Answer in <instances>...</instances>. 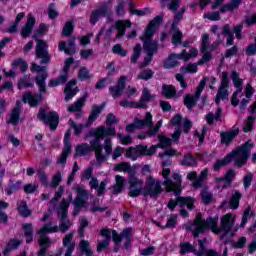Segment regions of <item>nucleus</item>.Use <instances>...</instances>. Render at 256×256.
<instances>
[{
  "instance_id": "obj_1",
  "label": "nucleus",
  "mask_w": 256,
  "mask_h": 256,
  "mask_svg": "<svg viewBox=\"0 0 256 256\" xmlns=\"http://www.w3.org/2000/svg\"><path fill=\"white\" fill-rule=\"evenodd\" d=\"M163 181L156 180L153 176H148L145 181V186L143 187V180L137 178L135 176V172H129L128 174V184H129V191L128 195L135 199L141 195L144 197H151V199H157L159 195L163 192V187L161 184Z\"/></svg>"
},
{
  "instance_id": "obj_59",
  "label": "nucleus",
  "mask_w": 256,
  "mask_h": 256,
  "mask_svg": "<svg viewBox=\"0 0 256 256\" xmlns=\"http://www.w3.org/2000/svg\"><path fill=\"white\" fill-rule=\"evenodd\" d=\"M70 127L74 129V135L79 137L83 133V129H85V124H76L75 121L70 120Z\"/></svg>"
},
{
  "instance_id": "obj_25",
  "label": "nucleus",
  "mask_w": 256,
  "mask_h": 256,
  "mask_svg": "<svg viewBox=\"0 0 256 256\" xmlns=\"http://www.w3.org/2000/svg\"><path fill=\"white\" fill-rule=\"evenodd\" d=\"M136 150L138 152V157H151L157 153V146L152 145L150 148L147 145L138 144L136 145Z\"/></svg>"
},
{
  "instance_id": "obj_28",
  "label": "nucleus",
  "mask_w": 256,
  "mask_h": 256,
  "mask_svg": "<svg viewBox=\"0 0 256 256\" xmlns=\"http://www.w3.org/2000/svg\"><path fill=\"white\" fill-rule=\"evenodd\" d=\"M22 230L24 232L26 244L31 245V243H33V237L35 236V228H33V224L32 223L23 224Z\"/></svg>"
},
{
  "instance_id": "obj_53",
  "label": "nucleus",
  "mask_w": 256,
  "mask_h": 256,
  "mask_svg": "<svg viewBox=\"0 0 256 256\" xmlns=\"http://www.w3.org/2000/svg\"><path fill=\"white\" fill-rule=\"evenodd\" d=\"M67 80V76H63V74H61L57 79H51L48 83V87H59V85H65Z\"/></svg>"
},
{
  "instance_id": "obj_24",
  "label": "nucleus",
  "mask_w": 256,
  "mask_h": 256,
  "mask_svg": "<svg viewBox=\"0 0 256 256\" xmlns=\"http://www.w3.org/2000/svg\"><path fill=\"white\" fill-rule=\"evenodd\" d=\"M219 217H208L204 222V233L210 229L215 235H219Z\"/></svg>"
},
{
  "instance_id": "obj_7",
  "label": "nucleus",
  "mask_w": 256,
  "mask_h": 256,
  "mask_svg": "<svg viewBox=\"0 0 256 256\" xmlns=\"http://www.w3.org/2000/svg\"><path fill=\"white\" fill-rule=\"evenodd\" d=\"M175 200L171 199L167 203L168 209L170 211H175L177 205H179L180 209H188V211H193L195 209V198L191 196H181V194L175 195Z\"/></svg>"
},
{
  "instance_id": "obj_12",
  "label": "nucleus",
  "mask_w": 256,
  "mask_h": 256,
  "mask_svg": "<svg viewBox=\"0 0 256 256\" xmlns=\"http://www.w3.org/2000/svg\"><path fill=\"white\" fill-rule=\"evenodd\" d=\"M107 15L108 21H111V8L109 7L108 2H104L98 9H95L90 13V24L97 25V23H99V19L107 17Z\"/></svg>"
},
{
  "instance_id": "obj_8",
  "label": "nucleus",
  "mask_w": 256,
  "mask_h": 256,
  "mask_svg": "<svg viewBox=\"0 0 256 256\" xmlns=\"http://www.w3.org/2000/svg\"><path fill=\"white\" fill-rule=\"evenodd\" d=\"M52 222L46 223L41 229L37 231V235H40L38 239L39 247L49 249L51 247V238L46 236L47 233H57L59 232V226H52Z\"/></svg>"
},
{
  "instance_id": "obj_55",
  "label": "nucleus",
  "mask_w": 256,
  "mask_h": 256,
  "mask_svg": "<svg viewBox=\"0 0 256 256\" xmlns=\"http://www.w3.org/2000/svg\"><path fill=\"white\" fill-rule=\"evenodd\" d=\"M75 63V58L69 57L64 61V67L62 69V75L66 76L67 79H69V71L71 69V65Z\"/></svg>"
},
{
  "instance_id": "obj_27",
  "label": "nucleus",
  "mask_w": 256,
  "mask_h": 256,
  "mask_svg": "<svg viewBox=\"0 0 256 256\" xmlns=\"http://www.w3.org/2000/svg\"><path fill=\"white\" fill-rule=\"evenodd\" d=\"M23 242L17 238H11L8 243L5 245L3 251H2V255L7 256L9 255V253H11V251H17V249H19V247H21V244Z\"/></svg>"
},
{
  "instance_id": "obj_50",
  "label": "nucleus",
  "mask_w": 256,
  "mask_h": 256,
  "mask_svg": "<svg viewBox=\"0 0 256 256\" xmlns=\"http://www.w3.org/2000/svg\"><path fill=\"white\" fill-rule=\"evenodd\" d=\"M87 227H89V221L87 220V217H82L78 228V237H80V239L85 237V229H87Z\"/></svg>"
},
{
  "instance_id": "obj_34",
  "label": "nucleus",
  "mask_w": 256,
  "mask_h": 256,
  "mask_svg": "<svg viewBox=\"0 0 256 256\" xmlns=\"http://www.w3.org/2000/svg\"><path fill=\"white\" fill-rule=\"evenodd\" d=\"M241 3H243V0H231L229 3L221 6L220 13H233Z\"/></svg>"
},
{
  "instance_id": "obj_49",
  "label": "nucleus",
  "mask_w": 256,
  "mask_h": 256,
  "mask_svg": "<svg viewBox=\"0 0 256 256\" xmlns=\"http://www.w3.org/2000/svg\"><path fill=\"white\" fill-rule=\"evenodd\" d=\"M153 75H155V72L151 70V68L142 70L139 74L137 79L141 81H150V79H153Z\"/></svg>"
},
{
  "instance_id": "obj_6",
  "label": "nucleus",
  "mask_w": 256,
  "mask_h": 256,
  "mask_svg": "<svg viewBox=\"0 0 256 256\" xmlns=\"http://www.w3.org/2000/svg\"><path fill=\"white\" fill-rule=\"evenodd\" d=\"M37 119L49 127L50 131H57V127H59V113L57 111H46L44 108H40Z\"/></svg>"
},
{
  "instance_id": "obj_31",
  "label": "nucleus",
  "mask_w": 256,
  "mask_h": 256,
  "mask_svg": "<svg viewBox=\"0 0 256 256\" xmlns=\"http://www.w3.org/2000/svg\"><path fill=\"white\" fill-rule=\"evenodd\" d=\"M17 211L18 215H20V217H23V219H27V217H31V215L33 214V211L29 209V206H27V201H25L24 199L17 203Z\"/></svg>"
},
{
  "instance_id": "obj_56",
  "label": "nucleus",
  "mask_w": 256,
  "mask_h": 256,
  "mask_svg": "<svg viewBox=\"0 0 256 256\" xmlns=\"http://www.w3.org/2000/svg\"><path fill=\"white\" fill-rule=\"evenodd\" d=\"M128 7L131 15H137L138 17H144V15H147V11H149V8H144L143 10L135 9V4H133V2H130Z\"/></svg>"
},
{
  "instance_id": "obj_36",
  "label": "nucleus",
  "mask_w": 256,
  "mask_h": 256,
  "mask_svg": "<svg viewBox=\"0 0 256 256\" xmlns=\"http://www.w3.org/2000/svg\"><path fill=\"white\" fill-rule=\"evenodd\" d=\"M133 247V228H129L128 232L124 233V244L122 249L129 251Z\"/></svg>"
},
{
  "instance_id": "obj_3",
  "label": "nucleus",
  "mask_w": 256,
  "mask_h": 256,
  "mask_svg": "<svg viewBox=\"0 0 256 256\" xmlns=\"http://www.w3.org/2000/svg\"><path fill=\"white\" fill-rule=\"evenodd\" d=\"M47 66H40L38 74L35 76L34 81L38 86L39 93L26 91L22 95V102L28 103L29 107L35 108L41 105L43 101V95H47Z\"/></svg>"
},
{
  "instance_id": "obj_47",
  "label": "nucleus",
  "mask_w": 256,
  "mask_h": 256,
  "mask_svg": "<svg viewBox=\"0 0 256 256\" xmlns=\"http://www.w3.org/2000/svg\"><path fill=\"white\" fill-rule=\"evenodd\" d=\"M256 116H248L243 127L244 133H251L255 128Z\"/></svg>"
},
{
  "instance_id": "obj_21",
  "label": "nucleus",
  "mask_w": 256,
  "mask_h": 256,
  "mask_svg": "<svg viewBox=\"0 0 256 256\" xmlns=\"http://www.w3.org/2000/svg\"><path fill=\"white\" fill-rule=\"evenodd\" d=\"M106 105L107 104L105 102H103L100 105L95 104L92 106L91 112L86 121L87 126L93 125V123H95V121H97V119H99V115H101V113H103V109H105Z\"/></svg>"
},
{
  "instance_id": "obj_60",
  "label": "nucleus",
  "mask_w": 256,
  "mask_h": 256,
  "mask_svg": "<svg viewBox=\"0 0 256 256\" xmlns=\"http://www.w3.org/2000/svg\"><path fill=\"white\" fill-rule=\"evenodd\" d=\"M201 199L203 205H211L213 203V194L210 192H207V190H203L201 192Z\"/></svg>"
},
{
  "instance_id": "obj_33",
  "label": "nucleus",
  "mask_w": 256,
  "mask_h": 256,
  "mask_svg": "<svg viewBox=\"0 0 256 256\" xmlns=\"http://www.w3.org/2000/svg\"><path fill=\"white\" fill-rule=\"evenodd\" d=\"M93 148L88 143L78 144L75 148L74 157H83V155H89V153L93 152Z\"/></svg>"
},
{
  "instance_id": "obj_62",
  "label": "nucleus",
  "mask_w": 256,
  "mask_h": 256,
  "mask_svg": "<svg viewBox=\"0 0 256 256\" xmlns=\"http://www.w3.org/2000/svg\"><path fill=\"white\" fill-rule=\"evenodd\" d=\"M62 181H63V176L61 174V171H58L52 177V181H51L50 187H53L55 189V188H57L58 185L61 184Z\"/></svg>"
},
{
  "instance_id": "obj_35",
  "label": "nucleus",
  "mask_w": 256,
  "mask_h": 256,
  "mask_svg": "<svg viewBox=\"0 0 256 256\" xmlns=\"http://www.w3.org/2000/svg\"><path fill=\"white\" fill-rule=\"evenodd\" d=\"M241 197H243V195L241 194V192H239V190H236L230 197L229 208L232 209V211L239 209Z\"/></svg>"
},
{
  "instance_id": "obj_5",
  "label": "nucleus",
  "mask_w": 256,
  "mask_h": 256,
  "mask_svg": "<svg viewBox=\"0 0 256 256\" xmlns=\"http://www.w3.org/2000/svg\"><path fill=\"white\" fill-rule=\"evenodd\" d=\"M199 55V50L197 48H191L189 53L187 50H183L182 53L176 54L171 53L166 60L163 61L164 69H173L175 67H179L180 63L177 59H182L183 61H189V59L195 58Z\"/></svg>"
},
{
  "instance_id": "obj_51",
  "label": "nucleus",
  "mask_w": 256,
  "mask_h": 256,
  "mask_svg": "<svg viewBox=\"0 0 256 256\" xmlns=\"http://www.w3.org/2000/svg\"><path fill=\"white\" fill-rule=\"evenodd\" d=\"M81 253H85L86 256H93V250L89 249L91 244L87 240H81L79 243Z\"/></svg>"
},
{
  "instance_id": "obj_52",
  "label": "nucleus",
  "mask_w": 256,
  "mask_h": 256,
  "mask_svg": "<svg viewBox=\"0 0 256 256\" xmlns=\"http://www.w3.org/2000/svg\"><path fill=\"white\" fill-rule=\"evenodd\" d=\"M197 103L199 102L196 98L193 97V95L186 94L184 96V105L186 109H192L193 107H195V105H197Z\"/></svg>"
},
{
  "instance_id": "obj_32",
  "label": "nucleus",
  "mask_w": 256,
  "mask_h": 256,
  "mask_svg": "<svg viewBox=\"0 0 256 256\" xmlns=\"http://www.w3.org/2000/svg\"><path fill=\"white\" fill-rule=\"evenodd\" d=\"M222 35H224V37H227V47H231V45H233V43L235 42V35L233 30H231V24H225L222 27Z\"/></svg>"
},
{
  "instance_id": "obj_44",
  "label": "nucleus",
  "mask_w": 256,
  "mask_h": 256,
  "mask_svg": "<svg viewBox=\"0 0 256 256\" xmlns=\"http://www.w3.org/2000/svg\"><path fill=\"white\" fill-rule=\"evenodd\" d=\"M158 141L159 144L156 146V148L158 147V149H167V147H171V143H173V140H171V138H168L163 134L158 135Z\"/></svg>"
},
{
  "instance_id": "obj_23",
  "label": "nucleus",
  "mask_w": 256,
  "mask_h": 256,
  "mask_svg": "<svg viewBox=\"0 0 256 256\" xmlns=\"http://www.w3.org/2000/svg\"><path fill=\"white\" fill-rule=\"evenodd\" d=\"M193 225L195 229L192 230V235L194 239H197L199 235L205 233V219H203V216L201 214L196 215V218L193 221Z\"/></svg>"
},
{
  "instance_id": "obj_42",
  "label": "nucleus",
  "mask_w": 256,
  "mask_h": 256,
  "mask_svg": "<svg viewBox=\"0 0 256 256\" xmlns=\"http://www.w3.org/2000/svg\"><path fill=\"white\" fill-rule=\"evenodd\" d=\"M84 105H85V97L78 98L76 102H74L68 107V112L77 113L81 111V109H83Z\"/></svg>"
},
{
  "instance_id": "obj_57",
  "label": "nucleus",
  "mask_w": 256,
  "mask_h": 256,
  "mask_svg": "<svg viewBox=\"0 0 256 256\" xmlns=\"http://www.w3.org/2000/svg\"><path fill=\"white\" fill-rule=\"evenodd\" d=\"M77 93H79V87L73 88H64L65 101L69 102L73 99Z\"/></svg>"
},
{
  "instance_id": "obj_15",
  "label": "nucleus",
  "mask_w": 256,
  "mask_h": 256,
  "mask_svg": "<svg viewBox=\"0 0 256 256\" xmlns=\"http://www.w3.org/2000/svg\"><path fill=\"white\" fill-rule=\"evenodd\" d=\"M36 57L41 59V65L51 63V54L47 51V42L45 40H38L36 43Z\"/></svg>"
},
{
  "instance_id": "obj_64",
  "label": "nucleus",
  "mask_w": 256,
  "mask_h": 256,
  "mask_svg": "<svg viewBox=\"0 0 256 256\" xmlns=\"http://www.w3.org/2000/svg\"><path fill=\"white\" fill-rule=\"evenodd\" d=\"M246 55L248 57H251L253 55H256V37L254 38V44H249L246 47Z\"/></svg>"
},
{
  "instance_id": "obj_30",
  "label": "nucleus",
  "mask_w": 256,
  "mask_h": 256,
  "mask_svg": "<svg viewBox=\"0 0 256 256\" xmlns=\"http://www.w3.org/2000/svg\"><path fill=\"white\" fill-rule=\"evenodd\" d=\"M73 241V235L72 234H67L64 236L62 243L63 247H67V250L65 252L64 256H71L73 255V252L75 251V242Z\"/></svg>"
},
{
  "instance_id": "obj_17",
  "label": "nucleus",
  "mask_w": 256,
  "mask_h": 256,
  "mask_svg": "<svg viewBox=\"0 0 256 256\" xmlns=\"http://www.w3.org/2000/svg\"><path fill=\"white\" fill-rule=\"evenodd\" d=\"M125 87H127V76H120L116 85L109 87V94L113 99H119L121 95H123V91H125Z\"/></svg>"
},
{
  "instance_id": "obj_54",
  "label": "nucleus",
  "mask_w": 256,
  "mask_h": 256,
  "mask_svg": "<svg viewBox=\"0 0 256 256\" xmlns=\"http://www.w3.org/2000/svg\"><path fill=\"white\" fill-rule=\"evenodd\" d=\"M185 14V8H182L180 11H178L175 15H174V20L171 24L170 29H177L179 28V21H181L183 19V15Z\"/></svg>"
},
{
  "instance_id": "obj_13",
  "label": "nucleus",
  "mask_w": 256,
  "mask_h": 256,
  "mask_svg": "<svg viewBox=\"0 0 256 256\" xmlns=\"http://www.w3.org/2000/svg\"><path fill=\"white\" fill-rule=\"evenodd\" d=\"M143 43V50L146 53L144 62L141 67H147L151 61H153V55L159 51V44L157 41L141 40Z\"/></svg>"
},
{
  "instance_id": "obj_38",
  "label": "nucleus",
  "mask_w": 256,
  "mask_h": 256,
  "mask_svg": "<svg viewBox=\"0 0 256 256\" xmlns=\"http://www.w3.org/2000/svg\"><path fill=\"white\" fill-rule=\"evenodd\" d=\"M162 95H164L166 99H173V97L177 95V89L173 85L164 84L162 86Z\"/></svg>"
},
{
  "instance_id": "obj_10",
  "label": "nucleus",
  "mask_w": 256,
  "mask_h": 256,
  "mask_svg": "<svg viewBox=\"0 0 256 256\" xmlns=\"http://www.w3.org/2000/svg\"><path fill=\"white\" fill-rule=\"evenodd\" d=\"M172 179L173 180H164L161 183L162 185H165L166 187V193H174V195H181V193H183V186L181 185V183H183V179L181 178V174L179 173H174L172 174Z\"/></svg>"
},
{
  "instance_id": "obj_43",
  "label": "nucleus",
  "mask_w": 256,
  "mask_h": 256,
  "mask_svg": "<svg viewBox=\"0 0 256 256\" xmlns=\"http://www.w3.org/2000/svg\"><path fill=\"white\" fill-rule=\"evenodd\" d=\"M237 175L233 169H229L225 174H224V179L225 182L222 185V189H229L233 183V179Z\"/></svg>"
},
{
  "instance_id": "obj_14",
  "label": "nucleus",
  "mask_w": 256,
  "mask_h": 256,
  "mask_svg": "<svg viewBox=\"0 0 256 256\" xmlns=\"http://www.w3.org/2000/svg\"><path fill=\"white\" fill-rule=\"evenodd\" d=\"M229 83H231V81L229 80V72L223 71L220 80V86L216 94V103H219V101L221 100L225 101V99H227L229 95V91L227 90L229 89Z\"/></svg>"
},
{
  "instance_id": "obj_39",
  "label": "nucleus",
  "mask_w": 256,
  "mask_h": 256,
  "mask_svg": "<svg viewBox=\"0 0 256 256\" xmlns=\"http://www.w3.org/2000/svg\"><path fill=\"white\" fill-rule=\"evenodd\" d=\"M197 158L191 154H185L180 162L183 167H197Z\"/></svg>"
},
{
  "instance_id": "obj_4",
  "label": "nucleus",
  "mask_w": 256,
  "mask_h": 256,
  "mask_svg": "<svg viewBox=\"0 0 256 256\" xmlns=\"http://www.w3.org/2000/svg\"><path fill=\"white\" fill-rule=\"evenodd\" d=\"M115 135H117V129H115V127L99 126L90 130L87 137H94V139L90 141V146L94 151H97L103 149V145L101 144L103 139H107V137H115Z\"/></svg>"
},
{
  "instance_id": "obj_29",
  "label": "nucleus",
  "mask_w": 256,
  "mask_h": 256,
  "mask_svg": "<svg viewBox=\"0 0 256 256\" xmlns=\"http://www.w3.org/2000/svg\"><path fill=\"white\" fill-rule=\"evenodd\" d=\"M116 183L111 187L112 195H120L125 189V178L121 175L115 176Z\"/></svg>"
},
{
  "instance_id": "obj_46",
  "label": "nucleus",
  "mask_w": 256,
  "mask_h": 256,
  "mask_svg": "<svg viewBox=\"0 0 256 256\" xmlns=\"http://www.w3.org/2000/svg\"><path fill=\"white\" fill-rule=\"evenodd\" d=\"M73 31H75L73 20H68L62 29V37H71V35H73Z\"/></svg>"
},
{
  "instance_id": "obj_26",
  "label": "nucleus",
  "mask_w": 256,
  "mask_h": 256,
  "mask_svg": "<svg viewBox=\"0 0 256 256\" xmlns=\"http://www.w3.org/2000/svg\"><path fill=\"white\" fill-rule=\"evenodd\" d=\"M131 21L129 20H118L115 23V29L118 31L116 34V39H121L125 33H127V28L131 27Z\"/></svg>"
},
{
  "instance_id": "obj_41",
  "label": "nucleus",
  "mask_w": 256,
  "mask_h": 256,
  "mask_svg": "<svg viewBox=\"0 0 256 256\" xmlns=\"http://www.w3.org/2000/svg\"><path fill=\"white\" fill-rule=\"evenodd\" d=\"M172 31V45L177 47V45H181L183 43V32L181 29H170Z\"/></svg>"
},
{
  "instance_id": "obj_16",
  "label": "nucleus",
  "mask_w": 256,
  "mask_h": 256,
  "mask_svg": "<svg viewBox=\"0 0 256 256\" xmlns=\"http://www.w3.org/2000/svg\"><path fill=\"white\" fill-rule=\"evenodd\" d=\"M233 225H235V220L233 219L232 214H226L224 215L220 220V227L219 233H223L220 237L221 239H225L229 233H231V230L233 229Z\"/></svg>"
},
{
  "instance_id": "obj_45",
  "label": "nucleus",
  "mask_w": 256,
  "mask_h": 256,
  "mask_svg": "<svg viewBox=\"0 0 256 256\" xmlns=\"http://www.w3.org/2000/svg\"><path fill=\"white\" fill-rule=\"evenodd\" d=\"M21 189V181L13 182L10 180L8 187L5 189L6 195L8 197H11L12 193H16V191H19Z\"/></svg>"
},
{
  "instance_id": "obj_2",
  "label": "nucleus",
  "mask_w": 256,
  "mask_h": 256,
  "mask_svg": "<svg viewBox=\"0 0 256 256\" xmlns=\"http://www.w3.org/2000/svg\"><path fill=\"white\" fill-rule=\"evenodd\" d=\"M251 149H253L251 140L244 142L242 145L228 153L222 160H216L213 166L214 171H220L221 167H225L226 165H229V163H233V161L235 167L241 169V167L246 165L247 161H249V157H251Z\"/></svg>"
},
{
  "instance_id": "obj_9",
  "label": "nucleus",
  "mask_w": 256,
  "mask_h": 256,
  "mask_svg": "<svg viewBox=\"0 0 256 256\" xmlns=\"http://www.w3.org/2000/svg\"><path fill=\"white\" fill-rule=\"evenodd\" d=\"M153 125V115L151 112H146L144 119H139L137 117L134 118L133 123H129L126 125V133L129 135L135 133V131L145 129V127H151Z\"/></svg>"
},
{
  "instance_id": "obj_11",
  "label": "nucleus",
  "mask_w": 256,
  "mask_h": 256,
  "mask_svg": "<svg viewBox=\"0 0 256 256\" xmlns=\"http://www.w3.org/2000/svg\"><path fill=\"white\" fill-rule=\"evenodd\" d=\"M163 23V15H157L147 25L144 34L140 36V41H157L153 39L155 31Z\"/></svg>"
},
{
  "instance_id": "obj_20",
  "label": "nucleus",
  "mask_w": 256,
  "mask_h": 256,
  "mask_svg": "<svg viewBox=\"0 0 256 256\" xmlns=\"http://www.w3.org/2000/svg\"><path fill=\"white\" fill-rule=\"evenodd\" d=\"M237 135H239V128L220 132L221 145H225L226 147H229V145L233 143Z\"/></svg>"
},
{
  "instance_id": "obj_63",
  "label": "nucleus",
  "mask_w": 256,
  "mask_h": 256,
  "mask_svg": "<svg viewBox=\"0 0 256 256\" xmlns=\"http://www.w3.org/2000/svg\"><path fill=\"white\" fill-rule=\"evenodd\" d=\"M125 1H119L116 8H115V13L117 17H124L125 16Z\"/></svg>"
},
{
  "instance_id": "obj_19",
  "label": "nucleus",
  "mask_w": 256,
  "mask_h": 256,
  "mask_svg": "<svg viewBox=\"0 0 256 256\" xmlns=\"http://www.w3.org/2000/svg\"><path fill=\"white\" fill-rule=\"evenodd\" d=\"M35 23H37V19L35 18V16H33V14L31 13L28 14L27 22L20 31L22 39H27V37H29L31 33H33Z\"/></svg>"
},
{
  "instance_id": "obj_40",
  "label": "nucleus",
  "mask_w": 256,
  "mask_h": 256,
  "mask_svg": "<svg viewBox=\"0 0 256 256\" xmlns=\"http://www.w3.org/2000/svg\"><path fill=\"white\" fill-rule=\"evenodd\" d=\"M130 228L131 227L124 228L120 234H118L116 230H112L113 243H115V245H121V243L123 242V239H125V233H128Z\"/></svg>"
},
{
  "instance_id": "obj_18",
  "label": "nucleus",
  "mask_w": 256,
  "mask_h": 256,
  "mask_svg": "<svg viewBox=\"0 0 256 256\" xmlns=\"http://www.w3.org/2000/svg\"><path fill=\"white\" fill-rule=\"evenodd\" d=\"M89 197V192L83 187L77 188L76 197L73 200L74 207H87V199Z\"/></svg>"
},
{
  "instance_id": "obj_48",
  "label": "nucleus",
  "mask_w": 256,
  "mask_h": 256,
  "mask_svg": "<svg viewBox=\"0 0 256 256\" xmlns=\"http://www.w3.org/2000/svg\"><path fill=\"white\" fill-rule=\"evenodd\" d=\"M141 51H143V47L139 43H137L133 48V54L130 58V63L135 65L137 61H139V57H141Z\"/></svg>"
},
{
  "instance_id": "obj_37",
  "label": "nucleus",
  "mask_w": 256,
  "mask_h": 256,
  "mask_svg": "<svg viewBox=\"0 0 256 256\" xmlns=\"http://www.w3.org/2000/svg\"><path fill=\"white\" fill-rule=\"evenodd\" d=\"M21 117V106H19V102L16 103V107L12 109L10 120L8 123H11V125H17L19 123V119Z\"/></svg>"
},
{
  "instance_id": "obj_22",
  "label": "nucleus",
  "mask_w": 256,
  "mask_h": 256,
  "mask_svg": "<svg viewBox=\"0 0 256 256\" xmlns=\"http://www.w3.org/2000/svg\"><path fill=\"white\" fill-rule=\"evenodd\" d=\"M101 237H104V240L98 243L97 245V252L101 253V251H105L106 247L111 245V229L109 228H102L100 230Z\"/></svg>"
},
{
  "instance_id": "obj_58",
  "label": "nucleus",
  "mask_w": 256,
  "mask_h": 256,
  "mask_svg": "<svg viewBox=\"0 0 256 256\" xmlns=\"http://www.w3.org/2000/svg\"><path fill=\"white\" fill-rule=\"evenodd\" d=\"M114 171L118 173H125L127 171H131V164L129 162H121L115 165Z\"/></svg>"
},
{
  "instance_id": "obj_61",
  "label": "nucleus",
  "mask_w": 256,
  "mask_h": 256,
  "mask_svg": "<svg viewBox=\"0 0 256 256\" xmlns=\"http://www.w3.org/2000/svg\"><path fill=\"white\" fill-rule=\"evenodd\" d=\"M78 78L81 81H87L91 79V74L89 73V69H87V67L80 68L78 71Z\"/></svg>"
}]
</instances>
